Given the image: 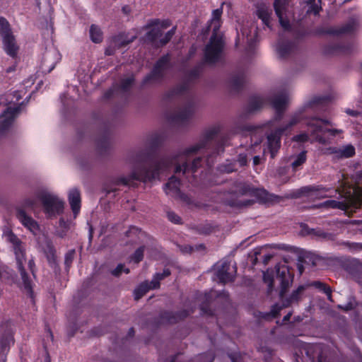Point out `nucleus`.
Listing matches in <instances>:
<instances>
[{"label": "nucleus", "mask_w": 362, "mask_h": 362, "mask_svg": "<svg viewBox=\"0 0 362 362\" xmlns=\"http://www.w3.org/2000/svg\"><path fill=\"white\" fill-rule=\"evenodd\" d=\"M20 111L19 106L6 108L3 115L0 116V133H4L9 129Z\"/></svg>", "instance_id": "obj_13"}, {"label": "nucleus", "mask_w": 362, "mask_h": 362, "mask_svg": "<svg viewBox=\"0 0 362 362\" xmlns=\"http://www.w3.org/2000/svg\"><path fill=\"white\" fill-rule=\"evenodd\" d=\"M252 196L256 197L261 203H267L273 200V195L269 194V192L264 189L255 187Z\"/></svg>", "instance_id": "obj_32"}, {"label": "nucleus", "mask_w": 362, "mask_h": 362, "mask_svg": "<svg viewBox=\"0 0 362 362\" xmlns=\"http://www.w3.org/2000/svg\"><path fill=\"white\" fill-rule=\"evenodd\" d=\"M300 234L303 235H310L313 228H310L306 223H300Z\"/></svg>", "instance_id": "obj_60"}, {"label": "nucleus", "mask_w": 362, "mask_h": 362, "mask_svg": "<svg viewBox=\"0 0 362 362\" xmlns=\"http://www.w3.org/2000/svg\"><path fill=\"white\" fill-rule=\"evenodd\" d=\"M222 13L221 8L214 10L212 18L209 22L212 26V35L209 43L206 45L204 58V62L208 64H214L218 62L223 49V34L220 31Z\"/></svg>", "instance_id": "obj_4"}, {"label": "nucleus", "mask_w": 362, "mask_h": 362, "mask_svg": "<svg viewBox=\"0 0 362 362\" xmlns=\"http://www.w3.org/2000/svg\"><path fill=\"white\" fill-rule=\"evenodd\" d=\"M2 41L4 49L6 54L13 58L16 57L19 47L13 33L3 37Z\"/></svg>", "instance_id": "obj_19"}, {"label": "nucleus", "mask_w": 362, "mask_h": 362, "mask_svg": "<svg viewBox=\"0 0 362 362\" xmlns=\"http://www.w3.org/2000/svg\"><path fill=\"white\" fill-rule=\"evenodd\" d=\"M271 13L272 11L264 7L259 8L257 10L258 17L262 19V22L268 27L269 26Z\"/></svg>", "instance_id": "obj_39"}, {"label": "nucleus", "mask_w": 362, "mask_h": 362, "mask_svg": "<svg viewBox=\"0 0 362 362\" xmlns=\"http://www.w3.org/2000/svg\"><path fill=\"white\" fill-rule=\"evenodd\" d=\"M236 274V267H233L228 261L219 262L216 264V275L219 281L223 284L228 282H233L235 280Z\"/></svg>", "instance_id": "obj_11"}, {"label": "nucleus", "mask_w": 362, "mask_h": 362, "mask_svg": "<svg viewBox=\"0 0 362 362\" xmlns=\"http://www.w3.org/2000/svg\"><path fill=\"white\" fill-rule=\"evenodd\" d=\"M328 189L322 185H308L301 187L292 192L288 197L291 199H298L303 197H310L315 195L317 198H324L325 196L322 195V192H327Z\"/></svg>", "instance_id": "obj_10"}, {"label": "nucleus", "mask_w": 362, "mask_h": 362, "mask_svg": "<svg viewBox=\"0 0 362 362\" xmlns=\"http://www.w3.org/2000/svg\"><path fill=\"white\" fill-rule=\"evenodd\" d=\"M44 253L49 266L54 270L55 274H59L61 269L57 261V250L51 240L46 241Z\"/></svg>", "instance_id": "obj_15"}, {"label": "nucleus", "mask_w": 362, "mask_h": 362, "mask_svg": "<svg viewBox=\"0 0 362 362\" xmlns=\"http://www.w3.org/2000/svg\"><path fill=\"white\" fill-rule=\"evenodd\" d=\"M135 38L136 36L129 38L127 34L122 33L112 37V42L115 48L119 49L132 42Z\"/></svg>", "instance_id": "obj_29"}, {"label": "nucleus", "mask_w": 362, "mask_h": 362, "mask_svg": "<svg viewBox=\"0 0 362 362\" xmlns=\"http://www.w3.org/2000/svg\"><path fill=\"white\" fill-rule=\"evenodd\" d=\"M196 233L200 235H209L213 232V227L209 224H201L194 228Z\"/></svg>", "instance_id": "obj_49"}, {"label": "nucleus", "mask_w": 362, "mask_h": 362, "mask_svg": "<svg viewBox=\"0 0 362 362\" xmlns=\"http://www.w3.org/2000/svg\"><path fill=\"white\" fill-rule=\"evenodd\" d=\"M245 83V76L243 72H239L231 76L230 83L232 88L235 90H240L243 88Z\"/></svg>", "instance_id": "obj_30"}, {"label": "nucleus", "mask_w": 362, "mask_h": 362, "mask_svg": "<svg viewBox=\"0 0 362 362\" xmlns=\"http://www.w3.org/2000/svg\"><path fill=\"white\" fill-rule=\"evenodd\" d=\"M215 358V355L213 351H208L197 356L193 362H213Z\"/></svg>", "instance_id": "obj_44"}, {"label": "nucleus", "mask_w": 362, "mask_h": 362, "mask_svg": "<svg viewBox=\"0 0 362 362\" xmlns=\"http://www.w3.org/2000/svg\"><path fill=\"white\" fill-rule=\"evenodd\" d=\"M321 123L325 124H329V122L327 119H320L318 117H313L308 122V126L313 128L311 134L313 135L318 134V133H326V129H325Z\"/></svg>", "instance_id": "obj_26"}, {"label": "nucleus", "mask_w": 362, "mask_h": 362, "mask_svg": "<svg viewBox=\"0 0 362 362\" xmlns=\"http://www.w3.org/2000/svg\"><path fill=\"white\" fill-rule=\"evenodd\" d=\"M287 101L288 97L286 93L277 95L272 99V107L276 110V120H280L282 118Z\"/></svg>", "instance_id": "obj_18"}, {"label": "nucleus", "mask_w": 362, "mask_h": 362, "mask_svg": "<svg viewBox=\"0 0 362 362\" xmlns=\"http://www.w3.org/2000/svg\"><path fill=\"white\" fill-rule=\"evenodd\" d=\"M220 132L221 127L218 125L205 129L200 134L198 141L183 151L181 156L185 160L182 161V164L176 165L175 173H195L202 166L203 158L197 157L191 164H189L187 158L197 154L202 150L209 151L206 155V162L209 165H211V163H213L211 160V158L224 152L228 141L227 136L218 137Z\"/></svg>", "instance_id": "obj_2"}, {"label": "nucleus", "mask_w": 362, "mask_h": 362, "mask_svg": "<svg viewBox=\"0 0 362 362\" xmlns=\"http://www.w3.org/2000/svg\"><path fill=\"white\" fill-rule=\"evenodd\" d=\"M289 4V0H274V8L276 15L284 13Z\"/></svg>", "instance_id": "obj_38"}, {"label": "nucleus", "mask_w": 362, "mask_h": 362, "mask_svg": "<svg viewBox=\"0 0 362 362\" xmlns=\"http://www.w3.org/2000/svg\"><path fill=\"white\" fill-rule=\"evenodd\" d=\"M310 285L313 287H315V288L322 291L323 293L325 292V291L327 290V288H329V286H327L326 284L325 283H322L320 281H313Z\"/></svg>", "instance_id": "obj_58"}, {"label": "nucleus", "mask_w": 362, "mask_h": 362, "mask_svg": "<svg viewBox=\"0 0 362 362\" xmlns=\"http://www.w3.org/2000/svg\"><path fill=\"white\" fill-rule=\"evenodd\" d=\"M350 52V47L340 43H330L324 48L326 54H335L338 53L347 54Z\"/></svg>", "instance_id": "obj_25"}, {"label": "nucleus", "mask_w": 362, "mask_h": 362, "mask_svg": "<svg viewBox=\"0 0 362 362\" xmlns=\"http://www.w3.org/2000/svg\"><path fill=\"white\" fill-rule=\"evenodd\" d=\"M307 355L313 362H331L330 351L327 346L315 344L307 349Z\"/></svg>", "instance_id": "obj_12"}, {"label": "nucleus", "mask_w": 362, "mask_h": 362, "mask_svg": "<svg viewBox=\"0 0 362 362\" xmlns=\"http://www.w3.org/2000/svg\"><path fill=\"white\" fill-rule=\"evenodd\" d=\"M274 272L272 270L267 269L266 272H263V281L265 284L268 285L267 293L270 294L274 289Z\"/></svg>", "instance_id": "obj_37"}, {"label": "nucleus", "mask_w": 362, "mask_h": 362, "mask_svg": "<svg viewBox=\"0 0 362 362\" xmlns=\"http://www.w3.org/2000/svg\"><path fill=\"white\" fill-rule=\"evenodd\" d=\"M276 272V279L279 282L280 291L279 298L282 301V306L287 308L294 303H298L301 300L306 286H299L294 290L288 297H285L286 293L292 285L294 275L291 273L288 267L285 264H277L274 267Z\"/></svg>", "instance_id": "obj_5"}, {"label": "nucleus", "mask_w": 362, "mask_h": 362, "mask_svg": "<svg viewBox=\"0 0 362 362\" xmlns=\"http://www.w3.org/2000/svg\"><path fill=\"white\" fill-rule=\"evenodd\" d=\"M134 78L129 77L123 79L120 83V88L124 92L128 91L134 83Z\"/></svg>", "instance_id": "obj_54"}, {"label": "nucleus", "mask_w": 362, "mask_h": 362, "mask_svg": "<svg viewBox=\"0 0 362 362\" xmlns=\"http://www.w3.org/2000/svg\"><path fill=\"white\" fill-rule=\"evenodd\" d=\"M328 101V98L325 96H315L305 105V107H314L319 105H323Z\"/></svg>", "instance_id": "obj_46"}, {"label": "nucleus", "mask_w": 362, "mask_h": 362, "mask_svg": "<svg viewBox=\"0 0 362 362\" xmlns=\"http://www.w3.org/2000/svg\"><path fill=\"white\" fill-rule=\"evenodd\" d=\"M1 349L2 352L8 350L11 344H13V334L10 329H6L0 339Z\"/></svg>", "instance_id": "obj_33"}, {"label": "nucleus", "mask_w": 362, "mask_h": 362, "mask_svg": "<svg viewBox=\"0 0 362 362\" xmlns=\"http://www.w3.org/2000/svg\"><path fill=\"white\" fill-rule=\"evenodd\" d=\"M362 207V196L349 195L342 202L337 200H327L319 204L309 206V209L331 208L339 209L344 211H356Z\"/></svg>", "instance_id": "obj_7"}, {"label": "nucleus", "mask_w": 362, "mask_h": 362, "mask_svg": "<svg viewBox=\"0 0 362 362\" xmlns=\"http://www.w3.org/2000/svg\"><path fill=\"white\" fill-rule=\"evenodd\" d=\"M321 0H308V8L307 10L308 13H314L315 15H317L321 10Z\"/></svg>", "instance_id": "obj_41"}, {"label": "nucleus", "mask_w": 362, "mask_h": 362, "mask_svg": "<svg viewBox=\"0 0 362 362\" xmlns=\"http://www.w3.org/2000/svg\"><path fill=\"white\" fill-rule=\"evenodd\" d=\"M149 290L150 288L148 287V281H145L141 284L134 291L135 300H137L142 298Z\"/></svg>", "instance_id": "obj_43"}, {"label": "nucleus", "mask_w": 362, "mask_h": 362, "mask_svg": "<svg viewBox=\"0 0 362 362\" xmlns=\"http://www.w3.org/2000/svg\"><path fill=\"white\" fill-rule=\"evenodd\" d=\"M124 160L127 163L132 166L131 173L128 176L114 178L107 193L115 192L117 188L114 187L128 186L134 180L152 181L159 177L162 170L177 163V158L168 156L154 160L149 149L144 146H139L127 151Z\"/></svg>", "instance_id": "obj_1"}, {"label": "nucleus", "mask_w": 362, "mask_h": 362, "mask_svg": "<svg viewBox=\"0 0 362 362\" xmlns=\"http://www.w3.org/2000/svg\"><path fill=\"white\" fill-rule=\"evenodd\" d=\"M167 216L169 221L172 223L178 224L181 223V218L173 211H169L167 213Z\"/></svg>", "instance_id": "obj_57"}, {"label": "nucleus", "mask_w": 362, "mask_h": 362, "mask_svg": "<svg viewBox=\"0 0 362 362\" xmlns=\"http://www.w3.org/2000/svg\"><path fill=\"white\" fill-rule=\"evenodd\" d=\"M213 296H214L213 292H211L210 293H207L205 295L206 300L204 302H203L200 306V309H201L202 313L208 315H214L213 310L209 306V302Z\"/></svg>", "instance_id": "obj_42"}, {"label": "nucleus", "mask_w": 362, "mask_h": 362, "mask_svg": "<svg viewBox=\"0 0 362 362\" xmlns=\"http://www.w3.org/2000/svg\"><path fill=\"white\" fill-rule=\"evenodd\" d=\"M8 240L13 245L17 269L21 276L23 291L33 300L35 294L33 288V282L24 267V262L26 260L25 244L12 232L8 235Z\"/></svg>", "instance_id": "obj_6"}, {"label": "nucleus", "mask_w": 362, "mask_h": 362, "mask_svg": "<svg viewBox=\"0 0 362 362\" xmlns=\"http://www.w3.org/2000/svg\"><path fill=\"white\" fill-rule=\"evenodd\" d=\"M284 132V129H276L274 132L267 135V144L271 154L274 158L281 147V138Z\"/></svg>", "instance_id": "obj_14"}, {"label": "nucleus", "mask_w": 362, "mask_h": 362, "mask_svg": "<svg viewBox=\"0 0 362 362\" xmlns=\"http://www.w3.org/2000/svg\"><path fill=\"white\" fill-rule=\"evenodd\" d=\"M354 23L349 22L340 27H330L327 28H320L316 30L318 35H339L342 34L351 33L354 30Z\"/></svg>", "instance_id": "obj_16"}, {"label": "nucleus", "mask_w": 362, "mask_h": 362, "mask_svg": "<svg viewBox=\"0 0 362 362\" xmlns=\"http://www.w3.org/2000/svg\"><path fill=\"white\" fill-rule=\"evenodd\" d=\"M16 216L22 224L29 230H33L37 228L38 226L37 222L34 221L31 216H28L24 209L18 208L16 210Z\"/></svg>", "instance_id": "obj_21"}, {"label": "nucleus", "mask_w": 362, "mask_h": 362, "mask_svg": "<svg viewBox=\"0 0 362 362\" xmlns=\"http://www.w3.org/2000/svg\"><path fill=\"white\" fill-rule=\"evenodd\" d=\"M12 33L8 21L4 17H0V36L3 37Z\"/></svg>", "instance_id": "obj_40"}, {"label": "nucleus", "mask_w": 362, "mask_h": 362, "mask_svg": "<svg viewBox=\"0 0 362 362\" xmlns=\"http://www.w3.org/2000/svg\"><path fill=\"white\" fill-rule=\"evenodd\" d=\"M306 160V152L302 151L300 152L296 157V158L291 163V166L293 168H296L297 167L303 165Z\"/></svg>", "instance_id": "obj_52"}, {"label": "nucleus", "mask_w": 362, "mask_h": 362, "mask_svg": "<svg viewBox=\"0 0 362 362\" xmlns=\"http://www.w3.org/2000/svg\"><path fill=\"white\" fill-rule=\"evenodd\" d=\"M333 152L338 153L341 157L350 158L355 154V148L352 145H348L341 149H339V151H334Z\"/></svg>", "instance_id": "obj_45"}, {"label": "nucleus", "mask_w": 362, "mask_h": 362, "mask_svg": "<svg viewBox=\"0 0 362 362\" xmlns=\"http://www.w3.org/2000/svg\"><path fill=\"white\" fill-rule=\"evenodd\" d=\"M226 205L233 208L241 209L252 206L255 203L253 199H246L244 201L238 200L236 199H226L224 201Z\"/></svg>", "instance_id": "obj_31"}, {"label": "nucleus", "mask_w": 362, "mask_h": 362, "mask_svg": "<svg viewBox=\"0 0 362 362\" xmlns=\"http://www.w3.org/2000/svg\"><path fill=\"white\" fill-rule=\"evenodd\" d=\"M76 255V250L74 249L69 250L64 257V265L65 269L69 272L70 267H71L72 262L74 259Z\"/></svg>", "instance_id": "obj_50"}, {"label": "nucleus", "mask_w": 362, "mask_h": 362, "mask_svg": "<svg viewBox=\"0 0 362 362\" xmlns=\"http://www.w3.org/2000/svg\"><path fill=\"white\" fill-rule=\"evenodd\" d=\"M204 62H201L190 70L186 75L185 81L180 86L168 91L164 97L169 100L177 95H184L185 104L170 115L169 119L173 124L179 127H185L189 124L194 112V100L189 92L191 84L197 80L203 69Z\"/></svg>", "instance_id": "obj_3"}, {"label": "nucleus", "mask_w": 362, "mask_h": 362, "mask_svg": "<svg viewBox=\"0 0 362 362\" xmlns=\"http://www.w3.org/2000/svg\"><path fill=\"white\" fill-rule=\"evenodd\" d=\"M180 180L175 175H173L165 185V190H169L170 192L178 194L180 192ZM166 193H168V192L166 191Z\"/></svg>", "instance_id": "obj_34"}, {"label": "nucleus", "mask_w": 362, "mask_h": 362, "mask_svg": "<svg viewBox=\"0 0 362 362\" xmlns=\"http://www.w3.org/2000/svg\"><path fill=\"white\" fill-rule=\"evenodd\" d=\"M281 309V307L278 305H274L272 306V308L270 312L263 313L262 317L267 320H271L274 318H276L279 316V312Z\"/></svg>", "instance_id": "obj_47"}, {"label": "nucleus", "mask_w": 362, "mask_h": 362, "mask_svg": "<svg viewBox=\"0 0 362 362\" xmlns=\"http://www.w3.org/2000/svg\"><path fill=\"white\" fill-rule=\"evenodd\" d=\"M190 312L186 309L177 312L164 311L160 313V317L163 322L175 324L187 318Z\"/></svg>", "instance_id": "obj_17"}, {"label": "nucleus", "mask_w": 362, "mask_h": 362, "mask_svg": "<svg viewBox=\"0 0 362 362\" xmlns=\"http://www.w3.org/2000/svg\"><path fill=\"white\" fill-rule=\"evenodd\" d=\"M56 55L55 52H47L44 54L42 62V68L44 71L50 72L54 69L57 63L55 60Z\"/></svg>", "instance_id": "obj_28"}, {"label": "nucleus", "mask_w": 362, "mask_h": 362, "mask_svg": "<svg viewBox=\"0 0 362 362\" xmlns=\"http://www.w3.org/2000/svg\"><path fill=\"white\" fill-rule=\"evenodd\" d=\"M144 250L145 246H141L137 248L132 256V260L136 264L139 263L144 258Z\"/></svg>", "instance_id": "obj_51"}, {"label": "nucleus", "mask_w": 362, "mask_h": 362, "mask_svg": "<svg viewBox=\"0 0 362 362\" xmlns=\"http://www.w3.org/2000/svg\"><path fill=\"white\" fill-rule=\"evenodd\" d=\"M171 274L170 270L168 268H165L163 269L162 273L158 272L155 274V276L160 281L164 279L165 277H168Z\"/></svg>", "instance_id": "obj_61"}, {"label": "nucleus", "mask_w": 362, "mask_h": 362, "mask_svg": "<svg viewBox=\"0 0 362 362\" xmlns=\"http://www.w3.org/2000/svg\"><path fill=\"white\" fill-rule=\"evenodd\" d=\"M254 187L247 183H240L238 186V193L240 195L252 196Z\"/></svg>", "instance_id": "obj_48"}, {"label": "nucleus", "mask_w": 362, "mask_h": 362, "mask_svg": "<svg viewBox=\"0 0 362 362\" xmlns=\"http://www.w3.org/2000/svg\"><path fill=\"white\" fill-rule=\"evenodd\" d=\"M90 36L91 40L95 43H99L103 40V33L100 28L94 24L90 26Z\"/></svg>", "instance_id": "obj_36"}, {"label": "nucleus", "mask_w": 362, "mask_h": 362, "mask_svg": "<svg viewBox=\"0 0 362 362\" xmlns=\"http://www.w3.org/2000/svg\"><path fill=\"white\" fill-rule=\"evenodd\" d=\"M221 172L230 173L235 171V165L233 163L223 164L219 167Z\"/></svg>", "instance_id": "obj_59"}, {"label": "nucleus", "mask_w": 362, "mask_h": 362, "mask_svg": "<svg viewBox=\"0 0 362 362\" xmlns=\"http://www.w3.org/2000/svg\"><path fill=\"white\" fill-rule=\"evenodd\" d=\"M296 44L293 41H279L278 43L277 51L281 58L287 57L292 52H293Z\"/></svg>", "instance_id": "obj_27"}, {"label": "nucleus", "mask_w": 362, "mask_h": 362, "mask_svg": "<svg viewBox=\"0 0 362 362\" xmlns=\"http://www.w3.org/2000/svg\"><path fill=\"white\" fill-rule=\"evenodd\" d=\"M276 16L279 18V23H280L281 27L284 28V29L285 30H290L291 25L289 23V21L284 18V16H283L284 13H281V14L276 15Z\"/></svg>", "instance_id": "obj_56"}, {"label": "nucleus", "mask_w": 362, "mask_h": 362, "mask_svg": "<svg viewBox=\"0 0 362 362\" xmlns=\"http://www.w3.org/2000/svg\"><path fill=\"white\" fill-rule=\"evenodd\" d=\"M96 146L100 154L105 153L110 148V142L109 136L105 134L97 139Z\"/></svg>", "instance_id": "obj_35"}, {"label": "nucleus", "mask_w": 362, "mask_h": 362, "mask_svg": "<svg viewBox=\"0 0 362 362\" xmlns=\"http://www.w3.org/2000/svg\"><path fill=\"white\" fill-rule=\"evenodd\" d=\"M163 138L160 134H153L149 135L145 141L144 147L149 149L152 155L155 151L162 144Z\"/></svg>", "instance_id": "obj_22"}, {"label": "nucleus", "mask_w": 362, "mask_h": 362, "mask_svg": "<svg viewBox=\"0 0 362 362\" xmlns=\"http://www.w3.org/2000/svg\"><path fill=\"white\" fill-rule=\"evenodd\" d=\"M231 362H245L244 358L240 354H231L229 355Z\"/></svg>", "instance_id": "obj_64"}, {"label": "nucleus", "mask_w": 362, "mask_h": 362, "mask_svg": "<svg viewBox=\"0 0 362 362\" xmlns=\"http://www.w3.org/2000/svg\"><path fill=\"white\" fill-rule=\"evenodd\" d=\"M176 30V27H173L172 29L168 30L165 36L160 39V46L165 45L173 37V36L175 35Z\"/></svg>", "instance_id": "obj_53"}, {"label": "nucleus", "mask_w": 362, "mask_h": 362, "mask_svg": "<svg viewBox=\"0 0 362 362\" xmlns=\"http://www.w3.org/2000/svg\"><path fill=\"white\" fill-rule=\"evenodd\" d=\"M69 202L73 213L77 214L81 208V194L77 189H72L69 192Z\"/></svg>", "instance_id": "obj_24"}, {"label": "nucleus", "mask_w": 362, "mask_h": 362, "mask_svg": "<svg viewBox=\"0 0 362 362\" xmlns=\"http://www.w3.org/2000/svg\"><path fill=\"white\" fill-rule=\"evenodd\" d=\"M265 104L263 98L258 95L251 96L248 101L247 112L248 114H253L262 108Z\"/></svg>", "instance_id": "obj_23"}, {"label": "nucleus", "mask_w": 362, "mask_h": 362, "mask_svg": "<svg viewBox=\"0 0 362 362\" xmlns=\"http://www.w3.org/2000/svg\"><path fill=\"white\" fill-rule=\"evenodd\" d=\"M308 135L305 133L300 134L298 135H296L293 138V141H297V142H306L308 141Z\"/></svg>", "instance_id": "obj_62"}, {"label": "nucleus", "mask_w": 362, "mask_h": 362, "mask_svg": "<svg viewBox=\"0 0 362 362\" xmlns=\"http://www.w3.org/2000/svg\"><path fill=\"white\" fill-rule=\"evenodd\" d=\"M170 67V56L166 54L158 59L151 71L144 78L142 84L161 81L165 76V72Z\"/></svg>", "instance_id": "obj_8"}, {"label": "nucleus", "mask_w": 362, "mask_h": 362, "mask_svg": "<svg viewBox=\"0 0 362 362\" xmlns=\"http://www.w3.org/2000/svg\"><path fill=\"white\" fill-rule=\"evenodd\" d=\"M160 23L159 19L152 20L146 25L147 28H152L146 33V38L148 41L153 43L158 37L162 35V30L158 26Z\"/></svg>", "instance_id": "obj_20"}, {"label": "nucleus", "mask_w": 362, "mask_h": 362, "mask_svg": "<svg viewBox=\"0 0 362 362\" xmlns=\"http://www.w3.org/2000/svg\"><path fill=\"white\" fill-rule=\"evenodd\" d=\"M180 252L183 254H190L194 251V247L189 245H178Z\"/></svg>", "instance_id": "obj_63"}, {"label": "nucleus", "mask_w": 362, "mask_h": 362, "mask_svg": "<svg viewBox=\"0 0 362 362\" xmlns=\"http://www.w3.org/2000/svg\"><path fill=\"white\" fill-rule=\"evenodd\" d=\"M300 121L299 115H294L292 117L289 122L285 126L281 127L279 129H284V132H286L288 129L298 124Z\"/></svg>", "instance_id": "obj_55"}, {"label": "nucleus", "mask_w": 362, "mask_h": 362, "mask_svg": "<svg viewBox=\"0 0 362 362\" xmlns=\"http://www.w3.org/2000/svg\"><path fill=\"white\" fill-rule=\"evenodd\" d=\"M40 199L45 212L49 216L60 214L63 211L64 203L57 197L50 194H45L40 197Z\"/></svg>", "instance_id": "obj_9"}]
</instances>
